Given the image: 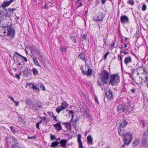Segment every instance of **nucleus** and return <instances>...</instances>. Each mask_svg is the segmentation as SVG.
<instances>
[{"instance_id": "nucleus-33", "label": "nucleus", "mask_w": 148, "mask_h": 148, "mask_svg": "<svg viewBox=\"0 0 148 148\" xmlns=\"http://www.w3.org/2000/svg\"><path fill=\"white\" fill-rule=\"evenodd\" d=\"M11 131L13 133H15L16 132L17 129L14 127L12 126L10 127Z\"/></svg>"}, {"instance_id": "nucleus-13", "label": "nucleus", "mask_w": 148, "mask_h": 148, "mask_svg": "<svg viewBox=\"0 0 148 148\" xmlns=\"http://www.w3.org/2000/svg\"><path fill=\"white\" fill-rule=\"evenodd\" d=\"M106 98L108 100H110L113 98L112 93L110 90L106 92Z\"/></svg>"}, {"instance_id": "nucleus-50", "label": "nucleus", "mask_w": 148, "mask_h": 148, "mask_svg": "<svg viewBox=\"0 0 148 148\" xmlns=\"http://www.w3.org/2000/svg\"><path fill=\"white\" fill-rule=\"evenodd\" d=\"M109 53H110L109 52H107L104 55V59H106V57H107Z\"/></svg>"}, {"instance_id": "nucleus-22", "label": "nucleus", "mask_w": 148, "mask_h": 148, "mask_svg": "<svg viewBox=\"0 0 148 148\" xmlns=\"http://www.w3.org/2000/svg\"><path fill=\"white\" fill-rule=\"evenodd\" d=\"M87 140L88 144L90 145L92 144V138L90 135H89L87 137Z\"/></svg>"}, {"instance_id": "nucleus-36", "label": "nucleus", "mask_w": 148, "mask_h": 148, "mask_svg": "<svg viewBox=\"0 0 148 148\" xmlns=\"http://www.w3.org/2000/svg\"><path fill=\"white\" fill-rule=\"evenodd\" d=\"M143 137L144 138H146L148 136V132L146 131L144 132L143 133Z\"/></svg>"}, {"instance_id": "nucleus-2", "label": "nucleus", "mask_w": 148, "mask_h": 148, "mask_svg": "<svg viewBox=\"0 0 148 148\" xmlns=\"http://www.w3.org/2000/svg\"><path fill=\"white\" fill-rule=\"evenodd\" d=\"M120 81V77L118 74H113L111 76L109 84L112 86H116L118 85Z\"/></svg>"}, {"instance_id": "nucleus-43", "label": "nucleus", "mask_w": 148, "mask_h": 148, "mask_svg": "<svg viewBox=\"0 0 148 148\" xmlns=\"http://www.w3.org/2000/svg\"><path fill=\"white\" fill-rule=\"evenodd\" d=\"M60 50L62 52H66V49L62 47H61Z\"/></svg>"}, {"instance_id": "nucleus-32", "label": "nucleus", "mask_w": 148, "mask_h": 148, "mask_svg": "<svg viewBox=\"0 0 148 148\" xmlns=\"http://www.w3.org/2000/svg\"><path fill=\"white\" fill-rule=\"evenodd\" d=\"M80 58L82 60H84L85 58V56L84 54L81 53L79 55Z\"/></svg>"}, {"instance_id": "nucleus-52", "label": "nucleus", "mask_w": 148, "mask_h": 148, "mask_svg": "<svg viewBox=\"0 0 148 148\" xmlns=\"http://www.w3.org/2000/svg\"><path fill=\"white\" fill-rule=\"evenodd\" d=\"M32 88L34 89L37 90L38 89L37 86L35 85H33Z\"/></svg>"}, {"instance_id": "nucleus-49", "label": "nucleus", "mask_w": 148, "mask_h": 148, "mask_svg": "<svg viewBox=\"0 0 148 148\" xmlns=\"http://www.w3.org/2000/svg\"><path fill=\"white\" fill-rule=\"evenodd\" d=\"M52 116H53V120H54L55 121H57V119H56V116H54V115L53 114V113L52 114Z\"/></svg>"}, {"instance_id": "nucleus-59", "label": "nucleus", "mask_w": 148, "mask_h": 148, "mask_svg": "<svg viewBox=\"0 0 148 148\" xmlns=\"http://www.w3.org/2000/svg\"><path fill=\"white\" fill-rule=\"evenodd\" d=\"M36 127L37 128V129L38 130H39L40 129L39 128V124L37 123L36 124Z\"/></svg>"}, {"instance_id": "nucleus-23", "label": "nucleus", "mask_w": 148, "mask_h": 148, "mask_svg": "<svg viewBox=\"0 0 148 148\" xmlns=\"http://www.w3.org/2000/svg\"><path fill=\"white\" fill-rule=\"evenodd\" d=\"M125 108L126 112H127L128 111H131L132 109L133 108L130 105L128 106H125Z\"/></svg>"}, {"instance_id": "nucleus-27", "label": "nucleus", "mask_w": 148, "mask_h": 148, "mask_svg": "<svg viewBox=\"0 0 148 148\" xmlns=\"http://www.w3.org/2000/svg\"><path fill=\"white\" fill-rule=\"evenodd\" d=\"M92 70L88 68L87 71L86 72V75L88 76L91 75L92 74Z\"/></svg>"}, {"instance_id": "nucleus-47", "label": "nucleus", "mask_w": 148, "mask_h": 148, "mask_svg": "<svg viewBox=\"0 0 148 148\" xmlns=\"http://www.w3.org/2000/svg\"><path fill=\"white\" fill-rule=\"evenodd\" d=\"M95 101L96 102V103H97V104H99V102L98 99H97V97L96 95H95Z\"/></svg>"}, {"instance_id": "nucleus-12", "label": "nucleus", "mask_w": 148, "mask_h": 148, "mask_svg": "<svg viewBox=\"0 0 148 148\" xmlns=\"http://www.w3.org/2000/svg\"><path fill=\"white\" fill-rule=\"evenodd\" d=\"M120 20L121 22L122 23H128L129 22V19L126 16L124 15L121 16Z\"/></svg>"}, {"instance_id": "nucleus-28", "label": "nucleus", "mask_w": 148, "mask_h": 148, "mask_svg": "<svg viewBox=\"0 0 148 148\" xmlns=\"http://www.w3.org/2000/svg\"><path fill=\"white\" fill-rule=\"evenodd\" d=\"M59 144L58 141L53 142L51 144V147H56Z\"/></svg>"}, {"instance_id": "nucleus-56", "label": "nucleus", "mask_w": 148, "mask_h": 148, "mask_svg": "<svg viewBox=\"0 0 148 148\" xmlns=\"http://www.w3.org/2000/svg\"><path fill=\"white\" fill-rule=\"evenodd\" d=\"M15 77L16 78L18 79H19L20 78V75L18 74H16L15 75Z\"/></svg>"}, {"instance_id": "nucleus-34", "label": "nucleus", "mask_w": 148, "mask_h": 148, "mask_svg": "<svg viewBox=\"0 0 148 148\" xmlns=\"http://www.w3.org/2000/svg\"><path fill=\"white\" fill-rule=\"evenodd\" d=\"M66 127L67 128V130H70L71 129V126L70 124L67 123L66 125H65Z\"/></svg>"}, {"instance_id": "nucleus-48", "label": "nucleus", "mask_w": 148, "mask_h": 148, "mask_svg": "<svg viewBox=\"0 0 148 148\" xmlns=\"http://www.w3.org/2000/svg\"><path fill=\"white\" fill-rule=\"evenodd\" d=\"M141 123L142 124V125L143 127H145L146 125V124L143 120H142L141 121Z\"/></svg>"}, {"instance_id": "nucleus-7", "label": "nucleus", "mask_w": 148, "mask_h": 148, "mask_svg": "<svg viewBox=\"0 0 148 148\" xmlns=\"http://www.w3.org/2000/svg\"><path fill=\"white\" fill-rule=\"evenodd\" d=\"M5 27L7 28V36H10L12 39L14 37L15 34V30L14 29L10 27H8L6 26Z\"/></svg>"}, {"instance_id": "nucleus-8", "label": "nucleus", "mask_w": 148, "mask_h": 148, "mask_svg": "<svg viewBox=\"0 0 148 148\" xmlns=\"http://www.w3.org/2000/svg\"><path fill=\"white\" fill-rule=\"evenodd\" d=\"M105 17L104 14L103 12H100L97 15L93 17V20L95 22H98L100 21H102Z\"/></svg>"}, {"instance_id": "nucleus-24", "label": "nucleus", "mask_w": 148, "mask_h": 148, "mask_svg": "<svg viewBox=\"0 0 148 148\" xmlns=\"http://www.w3.org/2000/svg\"><path fill=\"white\" fill-rule=\"evenodd\" d=\"M31 71H32L33 73V75H37L38 74V71L36 68H32Z\"/></svg>"}, {"instance_id": "nucleus-46", "label": "nucleus", "mask_w": 148, "mask_h": 148, "mask_svg": "<svg viewBox=\"0 0 148 148\" xmlns=\"http://www.w3.org/2000/svg\"><path fill=\"white\" fill-rule=\"evenodd\" d=\"M86 35L85 34H83L82 37V38H83V40H84L86 39Z\"/></svg>"}, {"instance_id": "nucleus-14", "label": "nucleus", "mask_w": 148, "mask_h": 148, "mask_svg": "<svg viewBox=\"0 0 148 148\" xmlns=\"http://www.w3.org/2000/svg\"><path fill=\"white\" fill-rule=\"evenodd\" d=\"M125 106L124 105H120L117 107V110L119 113L122 112H126Z\"/></svg>"}, {"instance_id": "nucleus-20", "label": "nucleus", "mask_w": 148, "mask_h": 148, "mask_svg": "<svg viewBox=\"0 0 148 148\" xmlns=\"http://www.w3.org/2000/svg\"><path fill=\"white\" fill-rule=\"evenodd\" d=\"M132 62V59L131 57L130 56L126 57L124 61V62L125 64H127L129 63H131Z\"/></svg>"}, {"instance_id": "nucleus-53", "label": "nucleus", "mask_w": 148, "mask_h": 148, "mask_svg": "<svg viewBox=\"0 0 148 148\" xmlns=\"http://www.w3.org/2000/svg\"><path fill=\"white\" fill-rule=\"evenodd\" d=\"M14 103H15V105L16 106H18L19 105V102H17L15 101Z\"/></svg>"}, {"instance_id": "nucleus-19", "label": "nucleus", "mask_w": 148, "mask_h": 148, "mask_svg": "<svg viewBox=\"0 0 148 148\" xmlns=\"http://www.w3.org/2000/svg\"><path fill=\"white\" fill-rule=\"evenodd\" d=\"M55 127V129L57 131H60L62 129L61 125L60 123H57L53 125Z\"/></svg>"}, {"instance_id": "nucleus-17", "label": "nucleus", "mask_w": 148, "mask_h": 148, "mask_svg": "<svg viewBox=\"0 0 148 148\" xmlns=\"http://www.w3.org/2000/svg\"><path fill=\"white\" fill-rule=\"evenodd\" d=\"M14 0H10L8 1H5L1 5L2 7L3 8L9 6L11 3L14 1Z\"/></svg>"}, {"instance_id": "nucleus-6", "label": "nucleus", "mask_w": 148, "mask_h": 148, "mask_svg": "<svg viewBox=\"0 0 148 148\" xmlns=\"http://www.w3.org/2000/svg\"><path fill=\"white\" fill-rule=\"evenodd\" d=\"M13 59L15 62H16L18 63L17 65L18 69H21L20 66L24 64V63L22 58L18 56L17 55L14 54L13 56Z\"/></svg>"}, {"instance_id": "nucleus-30", "label": "nucleus", "mask_w": 148, "mask_h": 148, "mask_svg": "<svg viewBox=\"0 0 148 148\" xmlns=\"http://www.w3.org/2000/svg\"><path fill=\"white\" fill-rule=\"evenodd\" d=\"M81 135L80 134H78V136L77 138V141L78 143H79V145L82 144L81 139Z\"/></svg>"}, {"instance_id": "nucleus-18", "label": "nucleus", "mask_w": 148, "mask_h": 148, "mask_svg": "<svg viewBox=\"0 0 148 148\" xmlns=\"http://www.w3.org/2000/svg\"><path fill=\"white\" fill-rule=\"evenodd\" d=\"M60 146L63 148H66V145L67 143V140L65 139L62 140L60 142Z\"/></svg>"}, {"instance_id": "nucleus-3", "label": "nucleus", "mask_w": 148, "mask_h": 148, "mask_svg": "<svg viewBox=\"0 0 148 148\" xmlns=\"http://www.w3.org/2000/svg\"><path fill=\"white\" fill-rule=\"evenodd\" d=\"M109 75L108 72L105 70H103L102 71L99 76V78L102 83L105 84H108Z\"/></svg>"}, {"instance_id": "nucleus-9", "label": "nucleus", "mask_w": 148, "mask_h": 148, "mask_svg": "<svg viewBox=\"0 0 148 148\" xmlns=\"http://www.w3.org/2000/svg\"><path fill=\"white\" fill-rule=\"evenodd\" d=\"M68 106V104L66 101L62 102L60 106L57 108L56 109V111L59 113L60 112L65 108H66Z\"/></svg>"}, {"instance_id": "nucleus-61", "label": "nucleus", "mask_w": 148, "mask_h": 148, "mask_svg": "<svg viewBox=\"0 0 148 148\" xmlns=\"http://www.w3.org/2000/svg\"><path fill=\"white\" fill-rule=\"evenodd\" d=\"M131 91L132 93H134L135 92V90L134 88L132 89L131 90Z\"/></svg>"}, {"instance_id": "nucleus-51", "label": "nucleus", "mask_w": 148, "mask_h": 148, "mask_svg": "<svg viewBox=\"0 0 148 148\" xmlns=\"http://www.w3.org/2000/svg\"><path fill=\"white\" fill-rule=\"evenodd\" d=\"M28 72V71L27 69H26V70H25L23 71V73L25 74H27Z\"/></svg>"}, {"instance_id": "nucleus-25", "label": "nucleus", "mask_w": 148, "mask_h": 148, "mask_svg": "<svg viewBox=\"0 0 148 148\" xmlns=\"http://www.w3.org/2000/svg\"><path fill=\"white\" fill-rule=\"evenodd\" d=\"M118 130L119 134L120 136H123V135L125 134H124V130L121 129V127H120L119 128H118Z\"/></svg>"}, {"instance_id": "nucleus-31", "label": "nucleus", "mask_w": 148, "mask_h": 148, "mask_svg": "<svg viewBox=\"0 0 148 148\" xmlns=\"http://www.w3.org/2000/svg\"><path fill=\"white\" fill-rule=\"evenodd\" d=\"M33 60L34 62V63L36 65L38 66H40L38 62V61L37 59L35 58H33Z\"/></svg>"}, {"instance_id": "nucleus-62", "label": "nucleus", "mask_w": 148, "mask_h": 148, "mask_svg": "<svg viewBox=\"0 0 148 148\" xmlns=\"http://www.w3.org/2000/svg\"><path fill=\"white\" fill-rule=\"evenodd\" d=\"M79 148H84L82 146V144H80L79 145Z\"/></svg>"}, {"instance_id": "nucleus-58", "label": "nucleus", "mask_w": 148, "mask_h": 148, "mask_svg": "<svg viewBox=\"0 0 148 148\" xmlns=\"http://www.w3.org/2000/svg\"><path fill=\"white\" fill-rule=\"evenodd\" d=\"M9 97L14 102L15 101L13 97L10 96Z\"/></svg>"}, {"instance_id": "nucleus-1", "label": "nucleus", "mask_w": 148, "mask_h": 148, "mask_svg": "<svg viewBox=\"0 0 148 148\" xmlns=\"http://www.w3.org/2000/svg\"><path fill=\"white\" fill-rule=\"evenodd\" d=\"M6 140L8 145L9 147L12 148H19V145L16 139L12 137L7 138Z\"/></svg>"}, {"instance_id": "nucleus-10", "label": "nucleus", "mask_w": 148, "mask_h": 148, "mask_svg": "<svg viewBox=\"0 0 148 148\" xmlns=\"http://www.w3.org/2000/svg\"><path fill=\"white\" fill-rule=\"evenodd\" d=\"M7 10L6 8H3L0 10V18L2 20L5 19L7 16Z\"/></svg>"}, {"instance_id": "nucleus-45", "label": "nucleus", "mask_w": 148, "mask_h": 148, "mask_svg": "<svg viewBox=\"0 0 148 148\" xmlns=\"http://www.w3.org/2000/svg\"><path fill=\"white\" fill-rule=\"evenodd\" d=\"M50 139L51 140H53L56 139V137L54 135H50Z\"/></svg>"}, {"instance_id": "nucleus-63", "label": "nucleus", "mask_w": 148, "mask_h": 148, "mask_svg": "<svg viewBox=\"0 0 148 148\" xmlns=\"http://www.w3.org/2000/svg\"><path fill=\"white\" fill-rule=\"evenodd\" d=\"M106 0H101V2L102 4H105V2Z\"/></svg>"}, {"instance_id": "nucleus-11", "label": "nucleus", "mask_w": 148, "mask_h": 148, "mask_svg": "<svg viewBox=\"0 0 148 148\" xmlns=\"http://www.w3.org/2000/svg\"><path fill=\"white\" fill-rule=\"evenodd\" d=\"M43 107L42 105L40 104L38 102H37L34 104L33 103L31 108L34 110L36 111L40 109H42Z\"/></svg>"}, {"instance_id": "nucleus-40", "label": "nucleus", "mask_w": 148, "mask_h": 148, "mask_svg": "<svg viewBox=\"0 0 148 148\" xmlns=\"http://www.w3.org/2000/svg\"><path fill=\"white\" fill-rule=\"evenodd\" d=\"M146 5L145 4L143 5L142 6V10L144 11L146 10Z\"/></svg>"}, {"instance_id": "nucleus-21", "label": "nucleus", "mask_w": 148, "mask_h": 148, "mask_svg": "<svg viewBox=\"0 0 148 148\" xmlns=\"http://www.w3.org/2000/svg\"><path fill=\"white\" fill-rule=\"evenodd\" d=\"M25 102L29 106V107L31 108L33 104V103L32 101L29 98H27L25 100Z\"/></svg>"}, {"instance_id": "nucleus-55", "label": "nucleus", "mask_w": 148, "mask_h": 148, "mask_svg": "<svg viewBox=\"0 0 148 148\" xmlns=\"http://www.w3.org/2000/svg\"><path fill=\"white\" fill-rule=\"evenodd\" d=\"M82 73L83 75H86V72L84 71L83 69H82Z\"/></svg>"}, {"instance_id": "nucleus-4", "label": "nucleus", "mask_w": 148, "mask_h": 148, "mask_svg": "<svg viewBox=\"0 0 148 148\" xmlns=\"http://www.w3.org/2000/svg\"><path fill=\"white\" fill-rule=\"evenodd\" d=\"M31 52L32 51H34L39 57L38 59L41 60L43 58V56L40 50L35 45H32L30 46Z\"/></svg>"}, {"instance_id": "nucleus-64", "label": "nucleus", "mask_w": 148, "mask_h": 148, "mask_svg": "<svg viewBox=\"0 0 148 148\" xmlns=\"http://www.w3.org/2000/svg\"><path fill=\"white\" fill-rule=\"evenodd\" d=\"M41 120L42 121H45V120L46 119V117H43L41 118Z\"/></svg>"}, {"instance_id": "nucleus-39", "label": "nucleus", "mask_w": 148, "mask_h": 148, "mask_svg": "<svg viewBox=\"0 0 148 148\" xmlns=\"http://www.w3.org/2000/svg\"><path fill=\"white\" fill-rule=\"evenodd\" d=\"M71 38L73 42H74L75 43L76 42V40L75 37L74 36H72L71 37Z\"/></svg>"}, {"instance_id": "nucleus-29", "label": "nucleus", "mask_w": 148, "mask_h": 148, "mask_svg": "<svg viewBox=\"0 0 148 148\" xmlns=\"http://www.w3.org/2000/svg\"><path fill=\"white\" fill-rule=\"evenodd\" d=\"M18 122L20 123V124H22L24 125L25 121L23 120V119L22 118L20 117L18 118Z\"/></svg>"}, {"instance_id": "nucleus-38", "label": "nucleus", "mask_w": 148, "mask_h": 148, "mask_svg": "<svg viewBox=\"0 0 148 148\" xmlns=\"http://www.w3.org/2000/svg\"><path fill=\"white\" fill-rule=\"evenodd\" d=\"M49 3H46L45 4L44 6L42 7L43 9L48 8L49 7Z\"/></svg>"}, {"instance_id": "nucleus-15", "label": "nucleus", "mask_w": 148, "mask_h": 148, "mask_svg": "<svg viewBox=\"0 0 148 148\" xmlns=\"http://www.w3.org/2000/svg\"><path fill=\"white\" fill-rule=\"evenodd\" d=\"M135 80L136 83L137 84H140L144 83L143 78L142 76L141 77L136 76Z\"/></svg>"}, {"instance_id": "nucleus-41", "label": "nucleus", "mask_w": 148, "mask_h": 148, "mask_svg": "<svg viewBox=\"0 0 148 148\" xmlns=\"http://www.w3.org/2000/svg\"><path fill=\"white\" fill-rule=\"evenodd\" d=\"M16 10V9H15V8H12V9H11V8H9L8 9V11H10V12H12V13H13L14 11V10Z\"/></svg>"}, {"instance_id": "nucleus-37", "label": "nucleus", "mask_w": 148, "mask_h": 148, "mask_svg": "<svg viewBox=\"0 0 148 148\" xmlns=\"http://www.w3.org/2000/svg\"><path fill=\"white\" fill-rule=\"evenodd\" d=\"M127 3L132 5H134V2L133 0H129Z\"/></svg>"}, {"instance_id": "nucleus-26", "label": "nucleus", "mask_w": 148, "mask_h": 148, "mask_svg": "<svg viewBox=\"0 0 148 148\" xmlns=\"http://www.w3.org/2000/svg\"><path fill=\"white\" fill-rule=\"evenodd\" d=\"M139 68H140L141 70H143V72L142 73V76L146 74L148 75V73L147 72V70L145 69L142 66H140L139 67Z\"/></svg>"}, {"instance_id": "nucleus-16", "label": "nucleus", "mask_w": 148, "mask_h": 148, "mask_svg": "<svg viewBox=\"0 0 148 148\" xmlns=\"http://www.w3.org/2000/svg\"><path fill=\"white\" fill-rule=\"evenodd\" d=\"M119 123L120 127L123 128L128 124V122L125 120H123L122 121H120Z\"/></svg>"}, {"instance_id": "nucleus-57", "label": "nucleus", "mask_w": 148, "mask_h": 148, "mask_svg": "<svg viewBox=\"0 0 148 148\" xmlns=\"http://www.w3.org/2000/svg\"><path fill=\"white\" fill-rule=\"evenodd\" d=\"M22 58L24 60V61L25 62H27V59L26 57L23 56Z\"/></svg>"}, {"instance_id": "nucleus-35", "label": "nucleus", "mask_w": 148, "mask_h": 148, "mask_svg": "<svg viewBox=\"0 0 148 148\" xmlns=\"http://www.w3.org/2000/svg\"><path fill=\"white\" fill-rule=\"evenodd\" d=\"M139 31H136V33L134 34V36L137 38H138L139 37Z\"/></svg>"}, {"instance_id": "nucleus-44", "label": "nucleus", "mask_w": 148, "mask_h": 148, "mask_svg": "<svg viewBox=\"0 0 148 148\" xmlns=\"http://www.w3.org/2000/svg\"><path fill=\"white\" fill-rule=\"evenodd\" d=\"M147 143V140L145 139H143L142 140V143L143 145H145Z\"/></svg>"}, {"instance_id": "nucleus-42", "label": "nucleus", "mask_w": 148, "mask_h": 148, "mask_svg": "<svg viewBox=\"0 0 148 148\" xmlns=\"http://www.w3.org/2000/svg\"><path fill=\"white\" fill-rule=\"evenodd\" d=\"M118 58H119L120 60L121 61V65L122 66V58L121 56L120 55H119L118 56Z\"/></svg>"}, {"instance_id": "nucleus-54", "label": "nucleus", "mask_w": 148, "mask_h": 148, "mask_svg": "<svg viewBox=\"0 0 148 148\" xmlns=\"http://www.w3.org/2000/svg\"><path fill=\"white\" fill-rule=\"evenodd\" d=\"M32 84V83H28L27 84L26 86V88H27V86H30Z\"/></svg>"}, {"instance_id": "nucleus-5", "label": "nucleus", "mask_w": 148, "mask_h": 148, "mask_svg": "<svg viewBox=\"0 0 148 148\" xmlns=\"http://www.w3.org/2000/svg\"><path fill=\"white\" fill-rule=\"evenodd\" d=\"M132 138V136L129 133H127L123 135V141L125 144L128 145L131 142Z\"/></svg>"}, {"instance_id": "nucleus-60", "label": "nucleus", "mask_w": 148, "mask_h": 148, "mask_svg": "<svg viewBox=\"0 0 148 148\" xmlns=\"http://www.w3.org/2000/svg\"><path fill=\"white\" fill-rule=\"evenodd\" d=\"M36 136H33L32 137H29L28 136V138H30V139H33V138H36Z\"/></svg>"}]
</instances>
